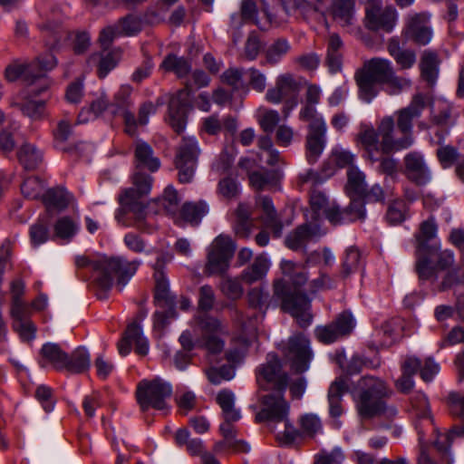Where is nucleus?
Listing matches in <instances>:
<instances>
[{
    "mask_svg": "<svg viewBox=\"0 0 464 464\" xmlns=\"http://www.w3.org/2000/svg\"><path fill=\"white\" fill-rule=\"evenodd\" d=\"M422 94L413 96L410 104L394 112L396 123L392 116L382 118L379 123V133L382 138V148L385 152L401 150L410 148L413 142V121L420 117L425 108Z\"/></svg>",
    "mask_w": 464,
    "mask_h": 464,
    "instance_id": "nucleus-4",
    "label": "nucleus"
},
{
    "mask_svg": "<svg viewBox=\"0 0 464 464\" xmlns=\"http://www.w3.org/2000/svg\"><path fill=\"white\" fill-rule=\"evenodd\" d=\"M131 345H134L135 352L140 355H146L149 352V342L144 336L140 325L136 322L128 325L124 336L120 341L118 344L120 354L122 356L129 354Z\"/></svg>",
    "mask_w": 464,
    "mask_h": 464,
    "instance_id": "nucleus-23",
    "label": "nucleus"
},
{
    "mask_svg": "<svg viewBox=\"0 0 464 464\" xmlns=\"http://www.w3.org/2000/svg\"><path fill=\"white\" fill-rule=\"evenodd\" d=\"M116 24L121 35L133 36L142 29L141 20L131 14L121 18Z\"/></svg>",
    "mask_w": 464,
    "mask_h": 464,
    "instance_id": "nucleus-59",
    "label": "nucleus"
},
{
    "mask_svg": "<svg viewBox=\"0 0 464 464\" xmlns=\"http://www.w3.org/2000/svg\"><path fill=\"white\" fill-rule=\"evenodd\" d=\"M348 385L345 379L337 378L329 387L328 390V402L329 412L332 417H340L343 413L342 398L347 391Z\"/></svg>",
    "mask_w": 464,
    "mask_h": 464,
    "instance_id": "nucleus-40",
    "label": "nucleus"
},
{
    "mask_svg": "<svg viewBox=\"0 0 464 464\" xmlns=\"http://www.w3.org/2000/svg\"><path fill=\"white\" fill-rule=\"evenodd\" d=\"M253 229L251 210L247 204L240 203L236 209L234 231L240 238H248Z\"/></svg>",
    "mask_w": 464,
    "mask_h": 464,
    "instance_id": "nucleus-43",
    "label": "nucleus"
},
{
    "mask_svg": "<svg viewBox=\"0 0 464 464\" xmlns=\"http://www.w3.org/2000/svg\"><path fill=\"white\" fill-rule=\"evenodd\" d=\"M19 163L25 170L32 171L39 168L43 162L42 151L34 144L24 142L16 152Z\"/></svg>",
    "mask_w": 464,
    "mask_h": 464,
    "instance_id": "nucleus-37",
    "label": "nucleus"
},
{
    "mask_svg": "<svg viewBox=\"0 0 464 464\" xmlns=\"http://www.w3.org/2000/svg\"><path fill=\"white\" fill-rule=\"evenodd\" d=\"M263 211V219L267 227L273 230L276 237H280L283 225L277 218V214L272 199L269 197L263 196L258 198L257 203Z\"/></svg>",
    "mask_w": 464,
    "mask_h": 464,
    "instance_id": "nucleus-47",
    "label": "nucleus"
},
{
    "mask_svg": "<svg viewBox=\"0 0 464 464\" xmlns=\"http://www.w3.org/2000/svg\"><path fill=\"white\" fill-rule=\"evenodd\" d=\"M140 264V260L129 261L123 256H102L92 260L84 255H79L74 258L76 267H88L92 270L93 283L100 290L97 294L100 299L107 297V292L111 288L114 281L116 287L121 291L135 275Z\"/></svg>",
    "mask_w": 464,
    "mask_h": 464,
    "instance_id": "nucleus-3",
    "label": "nucleus"
},
{
    "mask_svg": "<svg viewBox=\"0 0 464 464\" xmlns=\"http://www.w3.org/2000/svg\"><path fill=\"white\" fill-rule=\"evenodd\" d=\"M262 12L266 15V21L261 22L258 19V9L256 0H242L240 5V13H234L230 16L229 33L232 36L234 44H237L243 34L240 31L245 23H252L261 30H266L273 24L274 16L270 14L268 7L264 0H262Z\"/></svg>",
    "mask_w": 464,
    "mask_h": 464,
    "instance_id": "nucleus-10",
    "label": "nucleus"
},
{
    "mask_svg": "<svg viewBox=\"0 0 464 464\" xmlns=\"http://www.w3.org/2000/svg\"><path fill=\"white\" fill-rule=\"evenodd\" d=\"M281 362L276 353H270L266 356V362L261 364L256 371V381L263 390H269L280 387V381L285 380L288 383V377L281 371Z\"/></svg>",
    "mask_w": 464,
    "mask_h": 464,
    "instance_id": "nucleus-21",
    "label": "nucleus"
},
{
    "mask_svg": "<svg viewBox=\"0 0 464 464\" xmlns=\"http://www.w3.org/2000/svg\"><path fill=\"white\" fill-rule=\"evenodd\" d=\"M343 43L337 34H331L327 41L326 64L332 73L339 72L343 64Z\"/></svg>",
    "mask_w": 464,
    "mask_h": 464,
    "instance_id": "nucleus-34",
    "label": "nucleus"
},
{
    "mask_svg": "<svg viewBox=\"0 0 464 464\" xmlns=\"http://www.w3.org/2000/svg\"><path fill=\"white\" fill-rule=\"evenodd\" d=\"M44 89V87L41 86L37 90H31L30 92L39 94ZM21 98L23 100L21 102H12L11 106L17 107L24 116H27L33 121L40 120L44 116L45 111V103L44 101L31 99L29 97V92H22Z\"/></svg>",
    "mask_w": 464,
    "mask_h": 464,
    "instance_id": "nucleus-32",
    "label": "nucleus"
},
{
    "mask_svg": "<svg viewBox=\"0 0 464 464\" xmlns=\"http://www.w3.org/2000/svg\"><path fill=\"white\" fill-rule=\"evenodd\" d=\"M298 92L299 86L294 76L290 73H284L277 76L275 86L267 90L266 98L274 104L285 101L283 113L286 119L297 105Z\"/></svg>",
    "mask_w": 464,
    "mask_h": 464,
    "instance_id": "nucleus-14",
    "label": "nucleus"
},
{
    "mask_svg": "<svg viewBox=\"0 0 464 464\" xmlns=\"http://www.w3.org/2000/svg\"><path fill=\"white\" fill-rule=\"evenodd\" d=\"M270 265V260L266 255H258L255 257L254 262L243 270L240 278L248 285L260 281L266 276Z\"/></svg>",
    "mask_w": 464,
    "mask_h": 464,
    "instance_id": "nucleus-36",
    "label": "nucleus"
},
{
    "mask_svg": "<svg viewBox=\"0 0 464 464\" xmlns=\"http://www.w3.org/2000/svg\"><path fill=\"white\" fill-rule=\"evenodd\" d=\"M109 107V100L104 92H102L100 95L92 102L91 105L87 109H82L81 112L79 113L78 117V122L83 123L86 122L88 120L86 118H83L84 114L92 111L95 117L100 116L103 111H105L106 109Z\"/></svg>",
    "mask_w": 464,
    "mask_h": 464,
    "instance_id": "nucleus-60",
    "label": "nucleus"
},
{
    "mask_svg": "<svg viewBox=\"0 0 464 464\" xmlns=\"http://www.w3.org/2000/svg\"><path fill=\"white\" fill-rule=\"evenodd\" d=\"M44 207V214L42 217L51 218V224L54 226V235H58V190L56 188L44 189L40 198Z\"/></svg>",
    "mask_w": 464,
    "mask_h": 464,
    "instance_id": "nucleus-42",
    "label": "nucleus"
},
{
    "mask_svg": "<svg viewBox=\"0 0 464 464\" xmlns=\"http://www.w3.org/2000/svg\"><path fill=\"white\" fill-rule=\"evenodd\" d=\"M361 262V253L360 251L351 246L346 249L345 251V256L343 262V276L346 277L350 276L352 273L355 272Z\"/></svg>",
    "mask_w": 464,
    "mask_h": 464,
    "instance_id": "nucleus-62",
    "label": "nucleus"
},
{
    "mask_svg": "<svg viewBox=\"0 0 464 464\" xmlns=\"http://www.w3.org/2000/svg\"><path fill=\"white\" fill-rule=\"evenodd\" d=\"M155 277V295L154 300L156 306L160 309L169 308V313H173V307H176L175 296L169 291V281L163 271L154 272Z\"/></svg>",
    "mask_w": 464,
    "mask_h": 464,
    "instance_id": "nucleus-31",
    "label": "nucleus"
},
{
    "mask_svg": "<svg viewBox=\"0 0 464 464\" xmlns=\"http://www.w3.org/2000/svg\"><path fill=\"white\" fill-rule=\"evenodd\" d=\"M222 82L230 86L234 91L245 90L246 85L243 79V70L231 67L226 70L222 76Z\"/></svg>",
    "mask_w": 464,
    "mask_h": 464,
    "instance_id": "nucleus-61",
    "label": "nucleus"
},
{
    "mask_svg": "<svg viewBox=\"0 0 464 464\" xmlns=\"http://www.w3.org/2000/svg\"><path fill=\"white\" fill-rule=\"evenodd\" d=\"M397 21V12L392 6L381 8L371 5L366 9V25L372 30L382 29L391 32Z\"/></svg>",
    "mask_w": 464,
    "mask_h": 464,
    "instance_id": "nucleus-24",
    "label": "nucleus"
},
{
    "mask_svg": "<svg viewBox=\"0 0 464 464\" xmlns=\"http://www.w3.org/2000/svg\"><path fill=\"white\" fill-rule=\"evenodd\" d=\"M54 231V226L51 224V218L40 217L39 219L30 227L29 236L34 246L45 243L50 238V229Z\"/></svg>",
    "mask_w": 464,
    "mask_h": 464,
    "instance_id": "nucleus-50",
    "label": "nucleus"
},
{
    "mask_svg": "<svg viewBox=\"0 0 464 464\" xmlns=\"http://www.w3.org/2000/svg\"><path fill=\"white\" fill-rule=\"evenodd\" d=\"M361 393L357 402L359 414L364 419H371L380 414L393 416L394 408H386L382 397L385 394L384 382L372 376L363 377L359 383Z\"/></svg>",
    "mask_w": 464,
    "mask_h": 464,
    "instance_id": "nucleus-6",
    "label": "nucleus"
},
{
    "mask_svg": "<svg viewBox=\"0 0 464 464\" xmlns=\"http://www.w3.org/2000/svg\"><path fill=\"white\" fill-rule=\"evenodd\" d=\"M195 323L201 333L200 344L211 354L220 353L225 343L217 334L227 333L222 323L207 314L196 316Z\"/></svg>",
    "mask_w": 464,
    "mask_h": 464,
    "instance_id": "nucleus-15",
    "label": "nucleus"
},
{
    "mask_svg": "<svg viewBox=\"0 0 464 464\" xmlns=\"http://www.w3.org/2000/svg\"><path fill=\"white\" fill-rule=\"evenodd\" d=\"M449 134V130L442 131L438 130L435 133V137L437 138V143L441 145L440 149L437 150V156L440 161L445 166L451 165L456 159L458 158V150L452 146L443 145L445 137Z\"/></svg>",
    "mask_w": 464,
    "mask_h": 464,
    "instance_id": "nucleus-55",
    "label": "nucleus"
},
{
    "mask_svg": "<svg viewBox=\"0 0 464 464\" xmlns=\"http://www.w3.org/2000/svg\"><path fill=\"white\" fill-rule=\"evenodd\" d=\"M134 164L136 169H148L154 172L160 169V160L154 155L153 149L149 143L138 140L134 148Z\"/></svg>",
    "mask_w": 464,
    "mask_h": 464,
    "instance_id": "nucleus-30",
    "label": "nucleus"
},
{
    "mask_svg": "<svg viewBox=\"0 0 464 464\" xmlns=\"http://www.w3.org/2000/svg\"><path fill=\"white\" fill-rule=\"evenodd\" d=\"M56 66V58L52 54V59L39 58L31 63L14 62L8 64L5 70V78L10 82L21 80L26 87H32L42 82L45 72Z\"/></svg>",
    "mask_w": 464,
    "mask_h": 464,
    "instance_id": "nucleus-8",
    "label": "nucleus"
},
{
    "mask_svg": "<svg viewBox=\"0 0 464 464\" xmlns=\"http://www.w3.org/2000/svg\"><path fill=\"white\" fill-rule=\"evenodd\" d=\"M191 90L188 84L170 97L169 102L168 121L178 133L184 130L187 123V114L190 108Z\"/></svg>",
    "mask_w": 464,
    "mask_h": 464,
    "instance_id": "nucleus-19",
    "label": "nucleus"
},
{
    "mask_svg": "<svg viewBox=\"0 0 464 464\" xmlns=\"http://www.w3.org/2000/svg\"><path fill=\"white\" fill-rule=\"evenodd\" d=\"M325 233L326 231L317 223H304L286 237L285 245L288 248L296 251L303 248L307 241L318 240Z\"/></svg>",
    "mask_w": 464,
    "mask_h": 464,
    "instance_id": "nucleus-26",
    "label": "nucleus"
},
{
    "mask_svg": "<svg viewBox=\"0 0 464 464\" xmlns=\"http://www.w3.org/2000/svg\"><path fill=\"white\" fill-rule=\"evenodd\" d=\"M90 366L91 356L85 348L78 347L71 353L60 350V372L79 374L86 372Z\"/></svg>",
    "mask_w": 464,
    "mask_h": 464,
    "instance_id": "nucleus-27",
    "label": "nucleus"
},
{
    "mask_svg": "<svg viewBox=\"0 0 464 464\" xmlns=\"http://www.w3.org/2000/svg\"><path fill=\"white\" fill-rule=\"evenodd\" d=\"M199 149L194 138H184L179 147L175 164L179 170V180L181 183H188L195 173Z\"/></svg>",
    "mask_w": 464,
    "mask_h": 464,
    "instance_id": "nucleus-16",
    "label": "nucleus"
},
{
    "mask_svg": "<svg viewBox=\"0 0 464 464\" xmlns=\"http://www.w3.org/2000/svg\"><path fill=\"white\" fill-rule=\"evenodd\" d=\"M280 121V114L275 110L260 111L258 122L261 129L267 134H271Z\"/></svg>",
    "mask_w": 464,
    "mask_h": 464,
    "instance_id": "nucleus-64",
    "label": "nucleus"
},
{
    "mask_svg": "<svg viewBox=\"0 0 464 464\" xmlns=\"http://www.w3.org/2000/svg\"><path fill=\"white\" fill-rule=\"evenodd\" d=\"M141 170L136 169L133 174V187L124 190L119 197L120 204L139 212L144 210V206L140 198L148 195L152 187L151 176L143 173Z\"/></svg>",
    "mask_w": 464,
    "mask_h": 464,
    "instance_id": "nucleus-17",
    "label": "nucleus"
},
{
    "mask_svg": "<svg viewBox=\"0 0 464 464\" xmlns=\"http://www.w3.org/2000/svg\"><path fill=\"white\" fill-rule=\"evenodd\" d=\"M45 181L38 176L24 179L21 185L22 194L30 199H38L45 188Z\"/></svg>",
    "mask_w": 464,
    "mask_h": 464,
    "instance_id": "nucleus-56",
    "label": "nucleus"
},
{
    "mask_svg": "<svg viewBox=\"0 0 464 464\" xmlns=\"http://www.w3.org/2000/svg\"><path fill=\"white\" fill-rule=\"evenodd\" d=\"M285 357L291 362L292 368L297 372H304L309 368L313 353L309 340L303 334L289 338Z\"/></svg>",
    "mask_w": 464,
    "mask_h": 464,
    "instance_id": "nucleus-20",
    "label": "nucleus"
},
{
    "mask_svg": "<svg viewBox=\"0 0 464 464\" xmlns=\"http://www.w3.org/2000/svg\"><path fill=\"white\" fill-rule=\"evenodd\" d=\"M236 247V243L229 236H218L208 248L206 272L208 275L224 276L230 266Z\"/></svg>",
    "mask_w": 464,
    "mask_h": 464,
    "instance_id": "nucleus-11",
    "label": "nucleus"
},
{
    "mask_svg": "<svg viewBox=\"0 0 464 464\" xmlns=\"http://www.w3.org/2000/svg\"><path fill=\"white\" fill-rule=\"evenodd\" d=\"M157 202L166 212L174 215L179 210L180 198L178 195V191L172 186H168L162 196L157 199Z\"/></svg>",
    "mask_w": 464,
    "mask_h": 464,
    "instance_id": "nucleus-57",
    "label": "nucleus"
},
{
    "mask_svg": "<svg viewBox=\"0 0 464 464\" xmlns=\"http://www.w3.org/2000/svg\"><path fill=\"white\" fill-rule=\"evenodd\" d=\"M45 46L48 53L42 58L52 59V54L55 57V46L58 43L57 24L53 21H47L39 25Z\"/></svg>",
    "mask_w": 464,
    "mask_h": 464,
    "instance_id": "nucleus-54",
    "label": "nucleus"
},
{
    "mask_svg": "<svg viewBox=\"0 0 464 464\" xmlns=\"http://www.w3.org/2000/svg\"><path fill=\"white\" fill-rule=\"evenodd\" d=\"M84 77H77L64 88L63 101L73 107H77L84 97Z\"/></svg>",
    "mask_w": 464,
    "mask_h": 464,
    "instance_id": "nucleus-53",
    "label": "nucleus"
},
{
    "mask_svg": "<svg viewBox=\"0 0 464 464\" xmlns=\"http://www.w3.org/2000/svg\"><path fill=\"white\" fill-rule=\"evenodd\" d=\"M326 123L319 122L308 129L306 136V160L310 164L315 163L322 155L326 144Z\"/></svg>",
    "mask_w": 464,
    "mask_h": 464,
    "instance_id": "nucleus-28",
    "label": "nucleus"
},
{
    "mask_svg": "<svg viewBox=\"0 0 464 464\" xmlns=\"http://www.w3.org/2000/svg\"><path fill=\"white\" fill-rule=\"evenodd\" d=\"M81 230L79 214L60 217V245L69 244Z\"/></svg>",
    "mask_w": 464,
    "mask_h": 464,
    "instance_id": "nucleus-48",
    "label": "nucleus"
},
{
    "mask_svg": "<svg viewBox=\"0 0 464 464\" xmlns=\"http://www.w3.org/2000/svg\"><path fill=\"white\" fill-rule=\"evenodd\" d=\"M332 15L340 25L353 24L355 19V0H334L331 5Z\"/></svg>",
    "mask_w": 464,
    "mask_h": 464,
    "instance_id": "nucleus-38",
    "label": "nucleus"
},
{
    "mask_svg": "<svg viewBox=\"0 0 464 464\" xmlns=\"http://www.w3.org/2000/svg\"><path fill=\"white\" fill-rule=\"evenodd\" d=\"M366 188L365 174L355 166L348 168L347 184L345 186L347 194L351 198H362L366 192Z\"/></svg>",
    "mask_w": 464,
    "mask_h": 464,
    "instance_id": "nucleus-45",
    "label": "nucleus"
},
{
    "mask_svg": "<svg viewBox=\"0 0 464 464\" xmlns=\"http://www.w3.org/2000/svg\"><path fill=\"white\" fill-rule=\"evenodd\" d=\"M171 394V384L160 377L140 381L136 391L137 401L142 411L150 407L159 411L166 410L167 401Z\"/></svg>",
    "mask_w": 464,
    "mask_h": 464,
    "instance_id": "nucleus-9",
    "label": "nucleus"
},
{
    "mask_svg": "<svg viewBox=\"0 0 464 464\" xmlns=\"http://www.w3.org/2000/svg\"><path fill=\"white\" fill-rule=\"evenodd\" d=\"M132 88L130 85H122L114 95L111 103V113L114 116H121L124 120L125 131L130 136L137 134L138 126H145L149 122L150 115L156 112V107L151 102L144 103L139 111V117L136 120L134 114L130 111L132 106Z\"/></svg>",
    "mask_w": 464,
    "mask_h": 464,
    "instance_id": "nucleus-7",
    "label": "nucleus"
},
{
    "mask_svg": "<svg viewBox=\"0 0 464 464\" xmlns=\"http://www.w3.org/2000/svg\"><path fill=\"white\" fill-rule=\"evenodd\" d=\"M420 360L414 356H409L401 362V376L396 381L397 389L408 393L414 386L413 376L420 367Z\"/></svg>",
    "mask_w": 464,
    "mask_h": 464,
    "instance_id": "nucleus-33",
    "label": "nucleus"
},
{
    "mask_svg": "<svg viewBox=\"0 0 464 464\" xmlns=\"http://www.w3.org/2000/svg\"><path fill=\"white\" fill-rule=\"evenodd\" d=\"M282 273L287 278L288 285L283 279L274 284V297L280 300L281 308L295 317L301 327H306L312 323L310 313L311 301L298 288L308 280V271L303 264L290 260H283L280 265Z\"/></svg>",
    "mask_w": 464,
    "mask_h": 464,
    "instance_id": "nucleus-2",
    "label": "nucleus"
},
{
    "mask_svg": "<svg viewBox=\"0 0 464 464\" xmlns=\"http://www.w3.org/2000/svg\"><path fill=\"white\" fill-rule=\"evenodd\" d=\"M160 67L167 72H174L179 78L185 77L191 71L188 60L173 53L168 54L163 59Z\"/></svg>",
    "mask_w": 464,
    "mask_h": 464,
    "instance_id": "nucleus-52",
    "label": "nucleus"
},
{
    "mask_svg": "<svg viewBox=\"0 0 464 464\" xmlns=\"http://www.w3.org/2000/svg\"><path fill=\"white\" fill-rule=\"evenodd\" d=\"M392 64L387 59L375 57L366 61L355 74L360 98L371 102L379 93L380 85L392 76Z\"/></svg>",
    "mask_w": 464,
    "mask_h": 464,
    "instance_id": "nucleus-5",
    "label": "nucleus"
},
{
    "mask_svg": "<svg viewBox=\"0 0 464 464\" xmlns=\"http://www.w3.org/2000/svg\"><path fill=\"white\" fill-rule=\"evenodd\" d=\"M285 379L280 381V387L271 389L268 393L260 396L261 410L257 412L256 419L257 421L285 420L288 416L290 405L284 398V392L286 389Z\"/></svg>",
    "mask_w": 464,
    "mask_h": 464,
    "instance_id": "nucleus-12",
    "label": "nucleus"
},
{
    "mask_svg": "<svg viewBox=\"0 0 464 464\" xmlns=\"http://www.w3.org/2000/svg\"><path fill=\"white\" fill-rule=\"evenodd\" d=\"M464 435L463 426H454L447 434L439 435L437 440L434 441V447L438 452L441 455V458L449 464H452L453 458L450 454V449L452 440L456 437H461Z\"/></svg>",
    "mask_w": 464,
    "mask_h": 464,
    "instance_id": "nucleus-46",
    "label": "nucleus"
},
{
    "mask_svg": "<svg viewBox=\"0 0 464 464\" xmlns=\"http://www.w3.org/2000/svg\"><path fill=\"white\" fill-rule=\"evenodd\" d=\"M440 63L438 53L430 50L422 53L420 67L422 78L430 85H433L439 76Z\"/></svg>",
    "mask_w": 464,
    "mask_h": 464,
    "instance_id": "nucleus-39",
    "label": "nucleus"
},
{
    "mask_svg": "<svg viewBox=\"0 0 464 464\" xmlns=\"http://www.w3.org/2000/svg\"><path fill=\"white\" fill-rule=\"evenodd\" d=\"M379 127L375 130L372 127H366L360 133V140L366 150V157L372 162L380 160L382 150V141L379 142Z\"/></svg>",
    "mask_w": 464,
    "mask_h": 464,
    "instance_id": "nucleus-35",
    "label": "nucleus"
},
{
    "mask_svg": "<svg viewBox=\"0 0 464 464\" xmlns=\"http://www.w3.org/2000/svg\"><path fill=\"white\" fill-rule=\"evenodd\" d=\"M458 114L454 111L452 105L449 103H443L440 108V111L432 118L433 122L442 128H446L449 130L457 121Z\"/></svg>",
    "mask_w": 464,
    "mask_h": 464,
    "instance_id": "nucleus-58",
    "label": "nucleus"
},
{
    "mask_svg": "<svg viewBox=\"0 0 464 464\" xmlns=\"http://www.w3.org/2000/svg\"><path fill=\"white\" fill-rule=\"evenodd\" d=\"M290 50L291 44L286 39L278 38L273 41L264 50L266 63L269 65L279 63Z\"/></svg>",
    "mask_w": 464,
    "mask_h": 464,
    "instance_id": "nucleus-49",
    "label": "nucleus"
},
{
    "mask_svg": "<svg viewBox=\"0 0 464 464\" xmlns=\"http://www.w3.org/2000/svg\"><path fill=\"white\" fill-rule=\"evenodd\" d=\"M419 404L415 405L414 407H419L420 410V412L418 413V416L420 418V420L416 424V429L419 433V441H420V452L419 456V464H437L430 456V454L427 452V450L425 448V441H424V433L421 428V421L426 422L430 426L432 425V420L430 416V412L428 409V399L424 394H419Z\"/></svg>",
    "mask_w": 464,
    "mask_h": 464,
    "instance_id": "nucleus-29",
    "label": "nucleus"
},
{
    "mask_svg": "<svg viewBox=\"0 0 464 464\" xmlns=\"http://www.w3.org/2000/svg\"><path fill=\"white\" fill-rule=\"evenodd\" d=\"M402 324L400 318H392L384 322L376 330L378 336L382 338L380 346L389 347L397 342L401 336Z\"/></svg>",
    "mask_w": 464,
    "mask_h": 464,
    "instance_id": "nucleus-41",
    "label": "nucleus"
},
{
    "mask_svg": "<svg viewBox=\"0 0 464 464\" xmlns=\"http://www.w3.org/2000/svg\"><path fill=\"white\" fill-rule=\"evenodd\" d=\"M247 298L249 306L257 310V312L253 316L248 317L247 321L245 320L243 313L237 309H235L234 316L235 319L241 324L243 330L251 337H255L256 322L264 317L266 309L272 303H275V305H276L280 300H276L274 296L270 299L268 292L265 291L262 287L251 289L247 294Z\"/></svg>",
    "mask_w": 464,
    "mask_h": 464,
    "instance_id": "nucleus-13",
    "label": "nucleus"
},
{
    "mask_svg": "<svg viewBox=\"0 0 464 464\" xmlns=\"http://www.w3.org/2000/svg\"><path fill=\"white\" fill-rule=\"evenodd\" d=\"M437 234L438 225L433 217L422 221L415 234V271L421 283L435 284L438 281V270H445L455 264L454 252L441 249Z\"/></svg>",
    "mask_w": 464,
    "mask_h": 464,
    "instance_id": "nucleus-1",
    "label": "nucleus"
},
{
    "mask_svg": "<svg viewBox=\"0 0 464 464\" xmlns=\"http://www.w3.org/2000/svg\"><path fill=\"white\" fill-rule=\"evenodd\" d=\"M404 164L407 178L417 185H425L431 179V172L420 152L411 151L406 154Z\"/></svg>",
    "mask_w": 464,
    "mask_h": 464,
    "instance_id": "nucleus-25",
    "label": "nucleus"
},
{
    "mask_svg": "<svg viewBox=\"0 0 464 464\" xmlns=\"http://www.w3.org/2000/svg\"><path fill=\"white\" fill-rule=\"evenodd\" d=\"M208 212L209 206L204 200L186 202L180 210L182 218L192 226H198Z\"/></svg>",
    "mask_w": 464,
    "mask_h": 464,
    "instance_id": "nucleus-44",
    "label": "nucleus"
},
{
    "mask_svg": "<svg viewBox=\"0 0 464 464\" xmlns=\"http://www.w3.org/2000/svg\"><path fill=\"white\" fill-rule=\"evenodd\" d=\"M430 14H415L408 17L405 36L420 45L428 44L432 38V30L429 25Z\"/></svg>",
    "mask_w": 464,
    "mask_h": 464,
    "instance_id": "nucleus-22",
    "label": "nucleus"
},
{
    "mask_svg": "<svg viewBox=\"0 0 464 464\" xmlns=\"http://www.w3.org/2000/svg\"><path fill=\"white\" fill-rule=\"evenodd\" d=\"M354 326L355 320L352 314L343 312L331 324L316 326L314 335L319 342L329 344L350 334Z\"/></svg>",
    "mask_w": 464,
    "mask_h": 464,
    "instance_id": "nucleus-18",
    "label": "nucleus"
},
{
    "mask_svg": "<svg viewBox=\"0 0 464 464\" xmlns=\"http://www.w3.org/2000/svg\"><path fill=\"white\" fill-rule=\"evenodd\" d=\"M218 193L226 199L236 198L240 193L237 180L231 177H226L218 184Z\"/></svg>",
    "mask_w": 464,
    "mask_h": 464,
    "instance_id": "nucleus-63",
    "label": "nucleus"
},
{
    "mask_svg": "<svg viewBox=\"0 0 464 464\" xmlns=\"http://www.w3.org/2000/svg\"><path fill=\"white\" fill-rule=\"evenodd\" d=\"M236 396L233 392L229 390H222L218 393L217 401L222 409L223 417L227 420H239L241 413L238 409L235 407Z\"/></svg>",
    "mask_w": 464,
    "mask_h": 464,
    "instance_id": "nucleus-51",
    "label": "nucleus"
}]
</instances>
